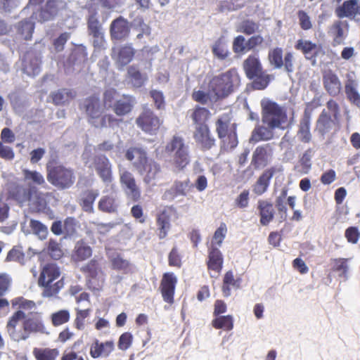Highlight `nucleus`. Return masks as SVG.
Listing matches in <instances>:
<instances>
[{"label":"nucleus","mask_w":360,"mask_h":360,"mask_svg":"<svg viewBox=\"0 0 360 360\" xmlns=\"http://www.w3.org/2000/svg\"><path fill=\"white\" fill-rule=\"evenodd\" d=\"M176 278L173 274L166 273L164 274L162 283V295L165 302L172 303L174 301V294Z\"/></svg>","instance_id":"aec40b11"},{"label":"nucleus","mask_w":360,"mask_h":360,"mask_svg":"<svg viewBox=\"0 0 360 360\" xmlns=\"http://www.w3.org/2000/svg\"><path fill=\"white\" fill-rule=\"evenodd\" d=\"M48 250L50 256L54 259H58L63 255L60 245L53 240H49Z\"/></svg>","instance_id":"0e129e2a"},{"label":"nucleus","mask_w":360,"mask_h":360,"mask_svg":"<svg viewBox=\"0 0 360 360\" xmlns=\"http://www.w3.org/2000/svg\"><path fill=\"white\" fill-rule=\"evenodd\" d=\"M348 32V23L346 21L335 20L328 30V34L333 39L335 44L343 43Z\"/></svg>","instance_id":"412c9836"},{"label":"nucleus","mask_w":360,"mask_h":360,"mask_svg":"<svg viewBox=\"0 0 360 360\" xmlns=\"http://www.w3.org/2000/svg\"><path fill=\"white\" fill-rule=\"evenodd\" d=\"M268 57L270 64L274 66L275 69H281L283 68L282 49L277 47L270 50Z\"/></svg>","instance_id":"de8ad7c7"},{"label":"nucleus","mask_w":360,"mask_h":360,"mask_svg":"<svg viewBox=\"0 0 360 360\" xmlns=\"http://www.w3.org/2000/svg\"><path fill=\"white\" fill-rule=\"evenodd\" d=\"M212 52L218 58L225 59L229 54V51L221 40H217L212 46Z\"/></svg>","instance_id":"680f3d73"},{"label":"nucleus","mask_w":360,"mask_h":360,"mask_svg":"<svg viewBox=\"0 0 360 360\" xmlns=\"http://www.w3.org/2000/svg\"><path fill=\"white\" fill-rule=\"evenodd\" d=\"M41 59L32 53H27L25 56L22 63L23 72L30 77L37 75L41 71Z\"/></svg>","instance_id":"4be33fe9"},{"label":"nucleus","mask_w":360,"mask_h":360,"mask_svg":"<svg viewBox=\"0 0 360 360\" xmlns=\"http://www.w3.org/2000/svg\"><path fill=\"white\" fill-rule=\"evenodd\" d=\"M118 205L117 196L114 191L111 192L109 195L103 196L98 202L99 210L104 212H115Z\"/></svg>","instance_id":"cd10ccee"},{"label":"nucleus","mask_w":360,"mask_h":360,"mask_svg":"<svg viewBox=\"0 0 360 360\" xmlns=\"http://www.w3.org/2000/svg\"><path fill=\"white\" fill-rule=\"evenodd\" d=\"M60 274L59 268L53 263L48 264L42 268L38 282L39 285L44 288L42 292L44 297H53L63 288L62 281H58L51 285V283L59 277Z\"/></svg>","instance_id":"39448f33"},{"label":"nucleus","mask_w":360,"mask_h":360,"mask_svg":"<svg viewBox=\"0 0 360 360\" xmlns=\"http://www.w3.org/2000/svg\"><path fill=\"white\" fill-rule=\"evenodd\" d=\"M172 188L177 195L185 196L190 188V181L186 179L184 181H176Z\"/></svg>","instance_id":"338daca9"},{"label":"nucleus","mask_w":360,"mask_h":360,"mask_svg":"<svg viewBox=\"0 0 360 360\" xmlns=\"http://www.w3.org/2000/svg\"><path fill=\"white\" fill-rule=\"evenodd\" d=\"M212 325L215 328H222L227 330H231L233 328V317L230 315L221 316L216 318L212 321Z\"/></svg>","instance_id":"8fccbe9b"},{"label":"nucleus","mask_w":360,"mask_h":360,"mask_svg":"<svg viewBox=\"0 0 360 360\" xmlns=\"http://www.w3.org/2000/svg\"><path fill=\"white\" fill-rule=\"evenodd\" d=\"M162 122V120L149 108H145L136 120L137 126L150 135H155Z\"/></svg>","instance_id":"9b49d317"},{"label":"nucleus","mask_w":360,"mask_h":360,"mask_svg":"<svg viewBox=\"0 0 360 360\" xmlns=\"http://www.w3.org/2000/svg\"><path fill=\"white\" fill-rule=\"evenodd\" d=\"M44 329L42 321L39 317H27L23 311L18 310L10 318L6 324V332L14 342L25 341L30 334L42 332Z\"/></svg>","instance_id":"f257e3e1"},{"label":"nucleus","mask_w":360,"mask_h":360,"mask_svg":"<svg viewBox=\"0 0 360 360\" xmlns=\"http://www.w3.org/2000/svg\"><path fill=\"white\" fill-rule=\"evenodd\" d=\"M22 174L24 180L30 188L36 189L35 186H44L46 185L44 176L39 172L25 169L22 170Z\"/></svg>","instance_id":"72a5a7b5"},{"label":"nucleus","mask_w":360,"mask_h":360,"mask_svg":"<svg viewBox=\"0 0 360 360\" xmlns=\"http://www.w3.org/2000/svg\"><path fill=\"white\" fill-rule=\"evenodd\" d=\"M34 30V23L31 19L20 21L17 25L18 34L24 39L30 40Z\"/></svg>","instance_id":"58836bf2"},{"label":"nucleus","mask_w":360,"mask_h":360,"mask_svg":"<svg viewBox=\"0 0 360 360\" xmlns=\"http://www.w3.org/2000/svg\"><path fill=\"white\" fill-rule=\"evenodd\" d=\"M259 210L260 223L263 226L268 225L274 219V209L272 204L267 201L259 200L258 202Z\"/></svg>","instance_id":"2f4dec72"},{"label":"nucleus","mask_w":360,"mask_h":360,"mask_svg":"<svg viewBox=\"0 0 360 360\" xmlns=\"http://www.w3.org/2000/svg\"><path fill=\"white\" fill-rule=\"evenodd\" d=\"M243 68L250 79L259 78L262 74V68L256 55L249 56L243 63Z\"/></svg>","instance_id":"b1692460"},{"label":"nucleus","mask_w":360,"mask_h":360,"mask_svg":"<svg viewBox=\"0 0 360 360\" xmlns=\"http://www.w3.org/2000/svg\"><path fill=\"white\" fill-rule=\"evenodd\" d=\"M240 77L235 69L214 77L209 86L214 99L224 98L233 92L240 84Z\"/></svg>","instance_id":"7ed1b4c3"},{"label":"nucleus","mask_w":360,"mask_h":360,"mask_svg":"<svg viewBox=\"0 0 360 360\" xmlns=\"http://www.w3.org/2000/svg\"><path fill=\"white\" fill-rule=\"evenodd\" d=\"M211 116L210 112L205 108L197 106L191 113V117L195 126L206 124Z\"/></svg>","instance_id":"a19ab883"},{"label":"nucleus","mask_w":360,"mask_h":360,"mask_svg":"<svg viewBox=\"0 0 360 360\" xmlns=\"http://www.w3.org/2000/svg\"><path fill=\"white\" fill-rule=\"evenodd\" d=\"M87 24L89 33L92 37L94 46L98 50L105 49L106 41L104 38V33L96 13L89 17Z\"/></svg>","instance_id":"f8f14e48"},{"label":"nucleus","mask_w":360,"mask_h":360,"mask_svg":"<svg viewBox=\"0 0 360 360\" xmlns=\"http://www.w3.org/2000/svg\"><path fill=\"white\" fill-rule=\"evenodd\" d=\"M8 98L15 112L22 113L25 107V101L21 96L17 92H12L8 94Z\"/></svg>","instance_id":"3c124183"},{"label":"nucleus","mask_w":360,"mask_h":360,"mask_svg":"<svg viewBox=\"0 0 360 360\" xmlns=\"http://www.w3.org/2000/svg\"><path fill=\"white\" fill-rule=\"evenodd\" d=\"M131 26L133 31L136 32V37L138 39H141L144 34H150V29L149 26L145 23L142 18L138 17L135 18L131 22Z\"/></svg>","instance_id":"c03bdc74"},{"label":"nucleus","mask_w":360,"mask_h":360,"mask_svg":"<svg viewBox=\"0 0 360 360\" xmlns=\"http://www.w3.org/2000/svg\"><path fill=\"white\" fill-rule=\"evenodd\" d=\"M133 165L143 176V181L146 185L149 187L155 185V180L161 171L160 166L158 162L148 158L146 155L141 162H134Z\"/></svg>","instance_id":"9d476101"},{"label":"nucleus","mask_w":360,"mask_h":360,"mask_svg":"<svg viewBox=\"0 0 360 360\" xmlns=\"http://www.w3.org/2000/svg\"><path fill=\"white\" fill-rule=\"evenodd\" d=\"M146 155V153L139 148H130L125 154L127 160L129 161L134 160V162H141Z\"/></svg>","instance_id":"4d7b16f0"},{"label":"nucleus","mask_w":360,"mask_h":360,"mask_svg":"<svg viewBox=\"0 0 360 360\" xmlns=\"http://www.w3.org/2000/svg\"><path fill=\"white\" fill-rule=\"evenodd\" d=\"M51 322L54 326H59L70 320V311L67 309H61L51 314Z\"/></svg>","instance_id":"5fc2aeb1"},{"label":"nucleus","mask_w":360,"mask_h":360,"mask_svg":"<svg viewBox=\"0 0 360 360\" xmlns=\"http://www.w3.org/2000/svg\"><path fill=\"white\" fill-rule=\"evenodd\" d=\"M226 231L227 229L225 224H221L214 233L211 246H214V245L221 246L224 239L226 237Z\"/></svg>","instance_id":"052dcab7"},{"label":"nucleus","mask_w":360,"mask_h":360,"mask_svg":"<svg viewBox=\"0 0 360 360\" xmlns=\"http://www.w3.org/2000/svg\"><path fill=\"white\" fill-rule=\"evenodd\" d=\"M223 265V256L221 251L214 246H211L209 250L208 269L215 271L217 274L222 269Z\"/></svg>","instance_id":"c85d7f7f"},{"label":"nucleus","mask_w":360,"mask_h":360,"mask_svg":"<svg viewBox=\"0 0 360 360\" xmlns=\"http://www.w3.org/2000/svg\"><path fill=\"white\" fill-rule=\"evenodd\" d=\"M81 108L85 110L89 117V121L96 127H105L106 125V120L109 122L110 121L111 115L101 116L103 107L97 96H90L84 100L81 104Z\"/></svg>","instance_id":"6e6552de"},{"label":"nucleus","mask_w":360,"mask_h":360,"mask_svg":"<svg viewBox=\"0 0 360 360\" xmlns=\"http://www.w3.org/2000/svg\"><path fill=\"white\" fill-rule=\"evenodd\" d=\"M262 106V123L269 125L270 128L285 129L288 126L286 110L276 102L263 99Z\"/></svg>","instance_id":"20e7f679"},{"label":"nucleus","mask_w":360,"mask_h":360,"mask_svg":"<svg viewBox=\"0 0 360 360\" xmlns=\"http://www.w3.org/2000/svg\"><path fill=\"white\" fill-rule=\"evenodd\" d=\"M30 227L32 232L38 236L40 240H44L48 234L47 227L39 221L31 219L30 221Z\"/></svg>","instance_id":"603ef678"},{"label":"nucleus","mask_w":360,"mask_h":360,"mask_svg":"<svg viewBox=\"0 0 360 360\" xmlns=\"http://www.w3.org/2000/svg\"><path fill=\"white\" fill-rule=\"evenodd\" d=\"M110 35L115 39H122L127 37L129 33V23L122 17L114 20L110 25Z\"/></svg>","instance_id":"5701e85b"},{"label":"nucleus","mask_w":360,"mask_h":360,"mask_svg":"<svg viewBox=\"0 0 360 360\" xmlns=\"http://www.w3.org/2000/svg\"><path fill=\"white\" fill-rule=\"evenodd\" d=\"M260 25L251 19H245L236 26V31L243 32L247 35L253 34L259 31Z\"/></svg>","instance_id":"ea45409f"},{"label":"nucleus","mask_w":360,"mask_h":360,"mask_svg":"<svg viewBox=\"0 0 360 360\" xmlns=\"http://www.w3.org/2000/svg\"><path fill=\"white\" fill-rule=\"evenodd\" d=\"M192 97L194 101L201 103L202 104L207 103L208 101H210L212 102L217 101V99L212 98V92L210 91V87H209L207 92H205L202 90H198V91L195 90L193 92Z\"/></svg>","instance_id":"13d9d810"},{"label":"nucleus","mask_w":360,"mask_h":360,"mask_svg":"<svg viewBox=\"0 0 360 360\" xmlns=\"http://www.w3.org/2000/svg\"><path fill=\"white\" fill-rule=\"evenodd\" d=\"M29 201L31 209L34 211H40L44 207L45 201L41 194L36 189H32Z\"/></svg>","instance_id":"09e8293b"},{"label":"nucleus","mask_w":360,"mask_h":360,"mask_svg":"<svg viewBox=\"0 0 360 360\" xmlns=\"http://www.w3.org/2000/svg\"><path fill=\"white\" fill-rule=\"evenodd\" d=\"M233 49L235 53H243L248 51L247 41L243 36L236 37L233 42Z\"/></svg>","instance_id":"69168bd1"},{"label":"nucleus","mask_w":360,"mask_h":360,"mask_svg":"<svg viewBox=\"0 0 360 360\" xmlns=\"http://www.w3.org/2000/svg\"><path fill=\"white\" fill-rule=\"evenodd\" d=\"M334 126V122L330 116L323 110L320 115L316 124L317 130L322 134L328 133Z\"/></svg>","instance_id":"79ce46f5"},{"label":"nucleus","mask_w":360,"mask_h":360,"mask_svg":"<svg viewBox=\"0 0 360 360\" xmlns=\"http://www.w3.org/2000/svg\"><path fill=\"white\" fill-rule=\"evenodd\" d=\"M47 180L58 189L70 188L75 181L74 171L63 165H47Z\"/></svg>","instance_id":"423d86ee"},{"label":"nucleus","mask_w":360,"mask_h":360,"mask_svg":"<svg viewBox=\"0 0 360 360\" xmlns=\"http://www.w3.org/2000/svg\"><path fill=\"white\" fill-rule=\"evenodd\" d=\"M33 354L37 360H55L59 354L57 349H33Z\"/></svg>","instance_id":"a18cd8bd"},{"label":"nucleus","mask_w":360,"mask_h":360,"mask_svg":"<svg viewBox=\"0 0 360 360\" xmlns=\"http://www.w3.org/2000/svg\"><path fill=\"white\" fill-rule=\"evenodd\" d=\"M107 255L110 259L114 269L123 271L125 273L130 270L129 262L124 259L120 255L116 254L110 249H107Z\"/></svg>","instance_id":"4c0bfd02"},{"label":"nucleus","mask_w":360,"mask_h":360,"mask_svg":"<svg viewBox=\"0 0 360 360\" xmlns=\"http://www.w3.org/2000/svg\"><path fill=\"white\" fill-rule=\"evenodd\" d=\"M97 196L98 193L93 191H88L83 193L81 205L85 212H92L94 211V202Z\"/></svg>","instance_id":"49530a36"},{"label":"nucleus","mask_w":360,"mask_h":360,"mask_svg":"<svg viewBox=\"0 0 360 360\" xmlns=\"http://www.w3.org/2000/svg\"><path fill=\"white\" fill-rule=\"evenodd\" d=\"M65 6V4L63 1L48 0L39 14L34 13V15L40 22L51 20Z\"/></svg>","instance_id":"ddd939ff"},{"label":"nucleus","mask_w":360,"mask_h":360,"mask_svg":"<svg viewBox=\"0 0 360 360\" xmlns=\"http://www.w3.org/2000/svg\"><path fill=\"white\" fill-rule=\"evenodd\" d=\"M136 101L134 97L124 96L115 103L113 110L117 115L123 116L131 111Z\"/></svg>","instance_id":"7c9ffc66"},{"label":"nucleus","mask_w":360,"mask_h":360,"mask_svg":"<svg viewBox=\"0 0 360 360\" xmlns=\"http://www.w3.org/2000/svg\"><path fill=\"white\" fill-rule=\"evenodd\" d=\"M164 157L174 171L184 169L190 162L188 146L185 143L184 139L181 136H174L165 146Z\"/></svg>","instance_id":"f03ea898"},{"label":"nucleus","mask_w":360,"mask_h":360,"mask_svg":"<svg viewBox=\"0 0 360 360\" xmlns=\"http://www.w3.org/2000/svg\"><path fill=\"white\" fill-rule=\"evenodd\" d=\"M275 129H276L275 127L270 128L268 124L258 125L253 129L250 141L253 142L269 141L274 138Z\"/></svg>","instance_id":"a878e982"},{"label":"nucleus","mask_w":360,"mask_h":360,"mask_svg":"<svg viewBox=\"0 0 360 360\" xmlns=\"http://www.w3.org/2000/svg\"><path fill=\"white\" fill-rule=\"evenodd\" d=\"M169 214L163 210L157 217L158 235L160 239L165 238L171 229Z\"/></svg>","instance_id":"c756f323"},{"label":"nucleus","mask_w":360,"mask_h":360,"mask_svg":"<svg viewBox=\"0 0 360 360\" xmlns=\"http://www.w3.org/2000/svg\"><path fill=\"white\" fill-rule=\"evenodd\" d=\"M118 174L120 186L127 197L133 202L139 201L141 193L134 174L120 165L118 166Z\"/></svg>","instance_id":"1a4fd4ad"},{"label":"nucleus","mask_w":360,"mask_h":360,"mask_svg":"<svg viewBox=\"0 0 360 360\" xmlns=\"http://www.w3.org/2000/svg\"><path fill=\"white\" fill-rule=\"evenodd\" d=\"M295 48L301 51L307 59L314 58L321 51L320 45L313 43L309 40L304 39L298 40Z\"/></svg>","instance_id":"bb28decb"},{"label":"nucleus","mask_w":360,"mask_h":360,"mask_svg":"<svg viewBox=\"0 0 360 360\" xmlns=\"http://www.w3.org/2000/svg\"><path fill=\"white\" fill-rule=\"evenodd\" d=\"M359 0H347L337 7L335 13L339 18H349L356 22L360 21L359 15H360V6H359Z\"/></svg>","instance_id":"2eb2a0df"},{"label":"nucleus","mask_w":360,"mask_h":360,"mask_svg":"<svg viewBox=\"0 0 360 360\" xmlns=\"http://www.w3.org/2000/svg\"><path fill=\"white\" fill-rule=\"evenodd\" d=\"M92 255V249L83 240L77 242L72 254V259L75 262H82L87 259Z\"/></svg>","instance_id":"473e14b6"},{"label":"nucleus","mask_w":360,"mask_h":360,"mask_svg":"<svg viewBox=\"0 0 360 360\" xmlns=\"http://www.w3.org/2000/svg\"><path fill=\"white\" fill-rule=\"evenodd\" d=\"M33 188H26L22 186L17 185L10 191L11 195L19 202L24 203L30 198Z\"/></svg>","instance_id":"37998d69"},{"label":"nucleus","mask_w":360,"mask_h":360,"mask_svg":"<svg viewBox=\"0 0 360 360\" xmlns=\"http://www.w3.org/2000/svg\"><path fill=\"white\" fill-rule=\"evenodd\" d=\"M134 53L135 50L131 46L123 45L112 49V58L117 65L124 67L132 60Z\"/></svg>","instance_id":"f3484780"},{"label":"nucleus","mask_w":360,"mask_h":360,"mask_svg":"<svg viewBox=\"0 0 360 360\" xmlns=\"http://www.w3.org/2000/svg\"><path fill=\"white\" fill-rule=\"evenodd\" d=\"M310 122L308 118H304L300 125L299 137L303 142L308 143L310 141L311 135L310 134Z\"/></svg>","instance_id":"6e6d98bb"},{"label":"nucleus","mask_w":360,"mask_h":360,"mask_svg":"<svg viewBox=\"0 0 360 360\" xmlns=\"http://www.w3.org/2000/svg\"><path fill=\"white\" fill-rule=\"evenodd\" d=\"M230 120L231 118L228 114L220 116L216 122V131L220 139H225L228 136L229 143L226 147L233 148L237 146L238 141L235 132L229 134Z\"/></svg>","instance_id":"4468645a"},{"label":"nucleus","mask_w":360,"mask_h":360,"mask_svg":"<svg viewBox=\"0 0 360 360\" xmlns=\"http://www.w3.org/2000/svg\"><path fill=\"white\" fill-rule=\"evenodd\" d=\"M55 105H65L75 96V92L71 89H63L53 91L50 95Z\"/></svg>","instance_id":"c9c22d12"},{"label":"nucleus","mask_w":360,"mask_h":360,"mask_svg":"<svg viewBox=\"0 0 360 360\" xmlns=\"http://www.w3.org/2000/svg\"><path fill=\"white\" fill-rule=\"evenodd\" d=\"M89 316V309H77V315L75 320V324L77 329L83 330L84 328V319Z\"/></svg>","instance_id":"e2e57ef3"},{"label":"nucleus","mask_w":360,"mask_h":360,"mask_svg":"<svg viewBox=\"0 0 360 360\" xmlns=\"http://www.w3.org/2000/svg\"><path fill=\"white\" fill-rule=\"evenodd\" d=\"M13 306H18L20 310H32L36 308V304L32 300H28L24 297H17L12 300Z\"/></svg>","instance_id":"bf43d9fd"},{"label":"nucleus","mask_w":360,"mask_h":360,"mask_svg":"<svg viewBox=\"0 0 360 360\" xmlns=\"http://www.w3.org/2000/svg\"><path fill=\"white\" fill-rule=\"evenodd\" d=\"M193 138L202 150H210L214 145V139L212 137L207 124L195 126Z\"/></svg>","instance_id":"dca6fc26"},{"label":"nucleus","mask_w":360,"mask_h":360,"mask_svg":"<svg viewBox=\"0 0 360 360\" xmlns=\"http://www.w3.org/2000/svg\"><path fill=\"white\" fill-rule=\"evenodd\" d=\"M70 38L69 32L62 33L57 39L53 41V47L56 52H60L64 49V46Z\"/></svg>","instance_id":"774afa93"},{"label":"nucleus","mask_w":360,"mask_h":360,"mask_svg":"<svg viewBox=\"0 0 360 360\" xmlns=\"http://www.w3.org/2000/svg\"><path fill=\"white\" fill-rule=\"evenodd\" d=\"M114 350V342L112 341H106L100 342L95 340L90 348V355L94 359L99 357H107Z\"/></svg>","instance_id":"393cba45"},{"label":"nucleus","mask_w":360,"mask_h":360,"mask_svg":"<svg viewBox=\"0 0 360 360\" xmlns=\"http://www.w3.org/2000/svg\"><path fill=\"white\" fill-rule=\"evenodd\" d=\"M323 84L327 93L332 96H338L342 89V84L339 77L330 70L323 72Z\"/></svg>","instance_id":"6ab92c4d"},{"label":"nucleus","mask_w":360,"mask_h":360,"mask_svg":"<svg viewBox=\"0 0 360 360\" xmlns=\"http://www.w3.org/2000/svg\"><path fill=\"white\" fill-rule=\"evenodd\" d=\"M314 155L311 149L307 150L295 166V170L301 174H308L311 169V158Z\"/></svg>","instance_id":"e433bc0d"},{"label":"nucleus","mask_w":360,"mask_h":360,"mask_svg":"<svg viewBox=\"0 0 360 360\" xmlns=\"http://www.w3.org/2000/svg\"><path fill=\"white\" fill-rule=\"evenodd\" d=\"M274 173V171L273 169L266 170L263 172L254 186L253 191L255 193L260 195L266 191L270 179L272 178Z\"/></svg>","instance_id":"f704fd0d"},{"label":"nucleus","mask_w":360,"mask_h":360,"mask_svg":"<svg viewBox=\"0 0 360 360\" xmlns=\"http://www.w3.org/2000/svg\"><path fill=\"white\" fill-rule=\"evenodd\" d=\"M128 75L131 79V82L134 86H141L146 80V76L141 74L134 66H130L128 69Z\"/></svg>","instance_id":"864d4df0"},{"label":"nucleus","mask_w":360,"mask_h":360,"mask_svg":"<svg viewBox=\"0 0 360 360\" xmlns=\"http://www.w3.org/2000/svg\"><path fill=\"white\" fill-rule=\"evenodd\" d=\"M272 149L269 144H265L256 148L252 154L251 164L256 169L264 167L271 160Z\"/></svg>","instance_id":"a211bd4d"},{"label":"nucleus","mask_w":360,"mask_h":360,"mask_svg":"<svg viewBox=\"0 0 360 360\" xmlns=\"http://www.w3.org/2000/svg\"><path fill=\"white\" fill-rule=\"evenodd\" d=\"M91 147H86L82 154V158L89 167H94L99 176L106 184L112 181V165L108 158L103 155L91 158Z\"/></svg>","instance_id":"0eeeda50"}]
</instances>
